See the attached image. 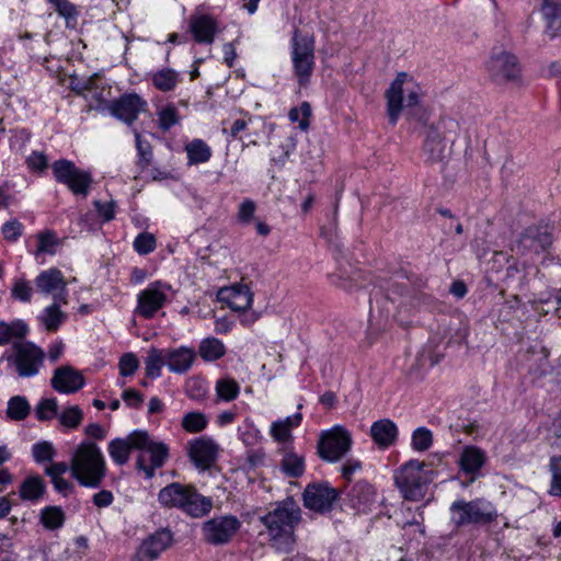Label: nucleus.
Returning a JSON list of instances; mask_svg holds the SVG:
<instances>
[{"label":"nucleus","instance_id":"13","mask_svg":"<svg viewBox=\"0 0 561 561\" xmlns=\"http://www.w3.org/2000/svg\"><path fill=\"white\" fill-rule=\"evenodd\" d=\"M351 446V433L343 426L337 425L321 434L318 453L323 460L336 462L348 453Z\"/></svg>","mask_w":561,"mask_h":561},{"label":"nucleus","instance_id":"7","mask_svg":"<svg viewBox=\"0 0 561 561\" xmlns=\"http://www.w3.org/2000/svg\"><path fill=\"white\" fill-rule=\"evenodd\" d=\"M44 358V351L30 341L13 342L11 351H5L1 356V360L13 366L22 378L37 375Z\"/></svg>","mask_w":561,"mask_h":561},{"label":"nucleus","instance_id":"64","mask_svg":"<svg viewBox=\"0 0 561 561\" xmlns=\"http://www.w3.org/2000/svg\"><path fill=\"white\" fill-rule=\"evenodd\" d=\"M122 398L129 407L134 408L139 407L144 401L141 393L135 389L125 390Z\"/></svg>","mask_w":561,"mask_h":561},{"label":"nucleus","instance_id":"12","mask_svg":"<svg viewBox=\"0 0 561 561\" xmlns=\"http://www.w3.org/2000/svg\"><path fill=\"white\" fill-rule=\"evenodd\" d=\"M293 64L300 84H305L314 67V42L312 36L300 35L296 30L293 37Z\"/></svg>","mask_w":561,"mask_h":561},{"label":"nucleus","instance_id":"46","mask_svg":"<svg viewBox=\"0 0 561 561\" xmlns=\"http://www.w3.org/2000/svg\"><path fill=\"white\" fill-rule=\"evenodd\" d=\"M332 284L344 289L352 290L358 285V272L348 273L345 270H340L337 273L330 275Z\"/></svg>","mask_w":561,"mask_h":561},{"label":"nucleus","instance_id":"5","mask_svg":"<svg viewBox=\"0 0 561 561\" xmlns=\"http://www.w3.org/2000/svg\"><path fill=\"white\" fill-rule=\"evenodd\" d=\"M299 519L300 510L294 502H284L261 517L273 546L282 551H289L294 545V528Z\"/></svg>","mask_w":561,"mask_h":561},{"label":"nucleus","instance_id":"26","mask_svg":"<svg viewBox=\"0 0 561 561\" xmlns=\"http://www.w3.org/2000/svg\"><path fill=\"white\" fill-rule=\"evenodd\" d=\"M218 297L234 311H245L251 306L253 299L249 287L241 284L220 289Z\"/></svg>","mask_w":561,"mask_h":561},{"label":"nucleus","instance_id":"59","mask_svg":"<svg viewBox=\"0 0 561 561\" xmlns=\"http://www.w3.org/2000/svg\"><path fill=\"white\" fill-rule=\"evenodd\" d=\"M255 203L251 199H245L241 203L238 211V218L241 222L248 224L255 211Z\"/></svg>","mask_w":561,"mask_h":561},{"label":"nucleus","instance_id":"24","mask_svg":"<svg viewBox=\"0 0 561 561\" xmlns=\"http://www.w3.org/2000/svg\"><path fill=\"white\" fill-rule=\"evenodd\" d=\"M50 382L58 392L73 393L84 386V378L79 370L66 365L55 369Z\"/></svg>","mask_w":561,"mask_h":561},{"label":"nucleus","instance_id":"22","mask_svg":"<svg viewBox=\"0 0 561 561\" xmlns=\"http://www.w3.org/2000/svg\"><path fill=\"white\" fill-rule=\"evenodd\" d=\"M219 447L207 436L195 438L188 443V456L194 465L206 470L216 461Z\"/></svg>","mask_w":561,"mask_h":561},{"label":"nucleus","instance_id":"32","mask_svg":"<svg viewBox=\"0 0 561 561\" xmlns=\"http://www.w3.org/2000/svg\"><path fill=\"white\" fill-rule=\"evenodd\" d=\"M60 305L62 304L54 300V302L47 306L38 317L39 322L49 332L57 331L67 319V313L60 309Z\"/></svg>","mask_w":561,"mask_h":561},{"label":"nucleus","instance_id":"39","mask_svg":"<svg viewBox=\"0 0 561 561\" xmlns=\"http://www.w3.org/2000/svg\"><path fill=\"white\" fill-rule=\"evenodd\" d=\"M280 468L288 477L298 478L305 471L304 458L294 453H286L280 461Z\"/></svg>","mask_w":561,"mask_h":561},{"label":"nucleus","instance_id":"60","mask_svg":"<svg viewBox=\"0 0 561 561\" xmlns=\"http://www.w3.org/2000/svg\"><path fill=\"white\" fill-rule=\"evenodd\" d=\"M92 501L96 507L103 508L110 506L113 503L114 495L108 490H102L93 495Z\"/></svg>","mask_w":561,"mask_h":561},{"label":"nucleus","instance_id":"8","mask_svg":"<svg viewBox=\"0 0 561 561\" xmlns=\"http://www.w3.org/2000/svg\"><path fill=\"white\" fill-rule=\"evenodd\" d=\"M450 520L457 528L470 524H489L496 519L493 505L482 499L472 501L458 500L450 505Z\"/></svg>","mask_w":561,"mask_h":561},{"label":"nucleus","instance_id":"2","mask_svg":"<svg viewBox=\"0 0 561 561\" xmlns=\"http://www.w3.org/2000/svg\"><path fill=\"white\" fill-rule=\"evenodd\" d=\"M459 131V124L450 117H440L423 131L422 157L426 164H445L451 156V146Z\"/></svg>","mask_w":561,"mask_h":561},{"label":"nucleus","instance_id":"4","mask_svg":"<svg viewBox=\"0 0 561 561\" xmlns=\"http://www.w3.org/2000/svg\"><path fill=\"white\" fill-rule=\"evenodd\" d=\"M431 295L420 290H408L405 284L394 283L386 293L381 289L374 291L370 297V316L377 311L380 318H387L391 311V306L398 305L407 311L421 310L432 304Z\"/></svg>","mask_w":561,"mask_h":561},{"label":"nucleus","instance_id":"10","mask_svg":"<svg viewBox=\"0 0 561 561\" xmlns=\"http://www.w3.org/2000/svg\"><path fill=\"white\" fill-rule=\"evenodd\" d=\"M57 182L66 185L75 195L85 197L93 182L90 172L76 167L72 161L60 159L51 165Z\"/></svg>","mask_w":561,"mask_h":561},{"label":"nucleus","instance_id":"44","mask_svg":"<svg viewBox=\"0 0 561 561\" xmlns=\"http://www.w3.org/2000/svg\"><path fill=\"white\" fill-rule=\"evenodd\" d=\"M61 426L66 428H77L83 420V411L78 405H71L58 414Z\"/></svg>","mask_w":561,"mask_h":561},{"label":"nucleus","instance_id":"41","mask_svg":"<svg viewBox=\"0 0 561 561\" xmlns=\"http://www.w3.org/2000/svg\"><path fill=\"white\" fill-rule=\"evenodd\" d=\"M240 391L239 383L231 378L219 379L216 382V393L220 400L232 401Z\"/></svg>","mask_w":561,"mask_h":561},{"label":"nucleus","instance_id":"21","mask_svg":"<svg viewBox=\"0 0 561 561\" xmlns=\"http://www.w3.org/2000/svg\"><path fill=\"white\" fill-rule=\"evenodd\" d=\"M147 432L135 431L126 438H115L108 444V454L117 465H125L129 460L131 449H139L147 443Z\"/></svg>","mask_w":561,"mask_h":561},{"label":"nucleus","instance_id":"29","mask_svg":"<svg viewBox=\"0 0 561 561\" xmlns=\"http://www.w3.org/2000/svg\"><path fill=\"white\" fill-rule=\"evenodd\" d=\"M541 13L546 21L547 33L551 37L561 34V0H542Z\"/></svg>","mask_w":561,"mask_h":561},{"label":"nucleus","instance_id":"43","mask_svg":"<svg viewBox=\"0 0 561 561\" xmlns=\"http://www.w3.org/2000/svg\"><path fill=\"white\" fill-rule=\"evenodd\" d=\"M153 85L163 92L171 91L178 83V73L172 69H162L154 73Z\"/></svg>","mask_w":561,"mask_h":561},{"label":"nucleus","instance_id":"36","mask_svg":"<svg viewBox=\"0 0 561 561\" xmlns=\"http://www.w3.org/2000/svg\"><path fill=\"white\" fill-rule=\"evenodd\" d=\"M31 413V404L23 396H13L8 401L7 417L11 421H23Z\"/></svg>","mask_w":561,"mask_h":561},{"label":"nucleus","instance_id":"19","mask_svg":"<svg viewBox=\"0 0 561 561\" xmlns=\"http://www.w3.org/2000/svg\"><path fill=\"white\" fill-rule=\"evenodd\" d=\"M552 243V237L547 227H528L516 241L513 250L524 254L526 252L539 253Z\"/></svg>","mask_w":561,"mask_h":561},{"label":"nucleus","instance_id":"14","mask_svg":"<svg viewBox=\"0 0 561 561\" xmlns=\"http://www.w3.org/2000/svg\"><path fill=\"white\" fill-rule=\"evenodd\" d=\"M241 527L240 520L232 515L218 516L203 524L202 533L206 542L214 546L228 543Z\"/></svg>","mask_w":561,"mask_h":561},{"label":"nucleus","instance_id":"50","mask_svg":"<svg viewBox=\"0 0 561 561\" xmlns=\"http://www.w3.org/2000/svg\"><path fill=\"white\" fill-rule=\"evenodd\" d=\"M433 444V435L426 427H419L412 434V447L419 451L427 450Z\"/></svg>","mask_w":561,"mask_h":561},{"label":"nucleus","instance_id":"30","mask_svg":"<svg viewBox=\"0 0 561 561\" xmlns=\"http://www.w3.org/2000/svg\"><path fill=\"white\" fill-rule=\"evenodd\" d=\"M190 30L198 43H211L216 32V23L208 15L192 16Z\"/></svg>","mask_w":561,"mask_h":561},{"label":"nucleus","instance_id":"18","mask_svg":"<svg viewBox=\"0 0 561 561\" xmlns=\"http://www.w3.org/2000/svg\"><path fill=\"white\" fill-rule=\"evenodd\" d=\"M377 502V493L370 483L358 481L346 494L345 505L355 513L366 514L371 512Z\"/></svg>","mask_w":561,"mask_h":561},{"label":"nucleus","instance_id":"53","mask_svg":"<svg viewBox=\"0 0 561 561\" xmlns=\"http://www.w3.org/2000/svg\"><path fill=\"white\" fill-rule=\"evenodd\" d=\"M37 251L36 253H54V248L58 241L53 231L46 230L37 234Z\"/></svg>","mask_w":561,"mask_h":561},{"label":"nucleus","instance_id":"48","mask_svg":"<svg viewBox=\"0 0 561 561\" xmlns=\"http://www.w3.org/2000/svg\"><path fill=\"white\" fill-rule=\"evenodd\" d=\"M552 476L549 493L554 496L561 495V456H553L549 463Z\"/></svg>","mask_w":561,"mask_h":561},{"label":"nucleus","instance_id":"45","mask_svg":"<svg viewBox=\"0 0 561 561\" xmlns=\"http://www.w3.org/2000/svg\"><path fill=\"white\" fill-rule=\"evenodd\" d=\"M41 519L46 528L56 529L64 524L65 515L60 507L49 506L42 511Z\"/></svg>","mask_w":561,"mask_h":561},{"label":"nucleus","instance_id":"34","mask_svg":"<svg viewBox=\"0 0 561 561\" xmlns=\"http://www.w3.org/2000/svg\"><path fill=\"white\" fill-rule=\"evenodd\" d=\"M167 365L165 352L157 347H150L145 358V373L149 378H158L162 367Z\"/></svg>","mask_w":561,"mask_h":561},{"label":"nucleus","instance_id":"42","mask_svg":"<svg viewBox=\"0 0 561 561\" xmlns=\"http://www.w3.org/2000/svg\"><path fill=\"white\" fill-rule=\"evenodd\" d=\"M208 420L202 412H188L181 422L184 431L188 433H198L206 428Z\"/></svg>","mask_w":561,"mask_h":561},{"label":"nucleus","instance_id":"1","mask_svg":"<svg viewBox=\"0 0 561 561\" xmlns=\"http://www.w3.org/2000/svg\"><path fill=\"white\" fill-rule=\"evenodd\" d=\"M421 95V88L414 79L407 72H399L385 92L389 123L396 125L403 112L408 117L423 122L425 113L419 115Z\"/></svg>","mask_w":561,"mask_h":561},{"label":"nucleus","instance_id":"40","mask_svg":"<svg viewBox=\"0 0 561 561\" xmlns=\"http://www.w3.org/2000/svg\"><path fill=\"white\" fill-rule=\"evenodd\" d=\"M58 402L55 398L42 399L35 407L36 419L41 422L50 421L58 417Z\"/></svg>","mask_w":561,"mask_h":561},{"label":"nucleus","instance_id":"58","mask_svg":"<svg viewBox=\"0 0 561 561\" xmlns=\"http://www.w3.org/2000/svg\"><path fill=\"white\" fill-rule=\"evenodd\" d=\"M271 435L278 443L287 442L291 438V430L276 421L271 425Z\"/></svg>","mask_w":561,"mask_h":561},{"label":"nucleus","instance_id":"37","mask_svg":"<svg viewBox=\"0 0 561 561\" xmlns=\"http://www.w3.org/2000/svg\"><path fill=\"white\" fill-rule=\"evenodd\" d=\"M185 150L190 164L205 163L211 157V150L209 146L201 139H194L187 144Z\"/></svg>","mask_w":561,"mask_h":561},{"label":"nucleus","instance_id":"51","mask_svg":"<svg viewBox=\"0 0 561 561\" xmlns=\"http://www.w3.org/2000/svg\"><path fill=\"white\" fill-rule=\"evenodd\" d=\"M33 457L37 462L51 461L55 457V448L49 442H41L33 446Z\"/></svg>","mask_w":561,"mask_h":561},{"label":"nucleus","instance_id":"6","mask_svg":"<svg viewBox=\"0 0 561 561\" xmlns=\"http://www.w3.org/2000/svg\"><path fill=\"white\" fill-rule=\"evenodd\" d=\"M159 502L165 507H179L193 517H202L211 507L210 499L198 494L192 486L171 483L159 492Z\"/></svg>","mask_w":561,"mask_h":561},{"label":"nucleus","instance_id":"25","mask_svg":"<svg viewBox=\"0 0 561 561\" xmlns=\"http://www.w3.org/2000/svg\"><path fill=\"white\" fill-rule=\"evenodd\" d=\"M160 282L151 284L138 294L137 311L145 318H151L165 302V294Z\"/></svg>","mask_w":561,"mask_h":561},{"label":"nucleus","instance_id":"62","mask_svg":"<svg viewBox=\"0 0 561 561\" xmlns=\"http://www.w3.org/2000/svg\"><path fill=\"white\" fill-rule=\"evenodd\" d=\"M68 470H70V465L66 462H55L45 468V473L50 477V479H54L62 477Z\"/></svg>","mask_w":561,"mask_h":561},{"label":"nucleus","instance_id":"9","mask_svg":"<svg viewBox=\"0 0 561 561\" xmlns=\"http://www.w3.org/2000/svg\"><path fill=\"white\" fill-rule=\"evenodd\" d=\"M422 461L410 460L396 473V484L405 500L420 501L425 496L428 479Z\"/></svg>","mask_w":561,"mask_h":561},{"label":"nucleus","instance_id":"20","mask_svg":"<svg viewBox=\"0 0 561 561\" xmlns=\"http://www.w3.org/2000/svg\"><path fill=\"white\" fill-rule=\"evenodd\" d=\"M110 111L119 121L131 125L139 113L147 111V102L136 93L125 94L112 102Z\"/></svg>","mask_w":561,"mask_h":561},{"label":"nucleus","instance_id":"23","mask_svg":"<svg viewBox=\"0 0 561 561\" xmlns=\"http://www.w3.org/2000/svg\"><path fill=\"white\" fill-rule=\"evenodd\" d=\"M147 443L139 449L146 450L150 457V465H147L146 456L140 455L137 459V468L142 470L147 478H151L154 474V469L160 468L165 462L169 449L165 444L160 442H153L147 433Z\"/></svg>","mask_w":561,"mask_h":561},{"label":"nucleus","instance_id":"31","mask_svg":"<svg viewBox=\"0 0 561 561\" xmlns=\"http://www.w3.org/2000/svg\"><path fill=\"white\" fill-rule=\"evenodd\" d=\"M27 333L28 327L22 320H15L10 323L0 322V345L22 342V339H24Z\"/></svg>","mask_w":561,"mask_h":561},{"label":"nucleus","instance_id":"61","mask_svg":"<svg viewBox=\"0 0 561 561\" xmlns=\"http://www.w3.org/2000/svg\"><path fill=\"white\" fill-rule=\"evenodd\" d=\"M27 164L33 170L43 171L47 168V158L42 152H33L27 158Z\"/></svg>","mask_w":561,"mask_h":561},{"label":"nucleus","instance_id":"33","mask_svg":"<svg viewBox=\"0 0 561 561\" xmlns=\"http://www.w3.org/2000/svg\"><path fill=\"white\" fill-rule=\"evenodd\" d=\"M485 462L484 453L477 447H466L461 453L459 463L466 473H476Z\"/></svg>","mask_w":561,"mask_h":561},{"label":"nucleus","instance_id":"56","mask_svg":"<svg viewBox=\"0 0 561 561\" xmlns=\"http://www.w3.org/2000/svg\"><path fill=\"white\" fill-rule=\"evenodd\" d=\"M119 373L122 376H131L139 367V362L135 354L126 353L119 359Z\"/></svg>","mask_w":561,"mask_h":561},{"label":"nucleus","instance_id":"52","mask_svg":"<svg viewBox=\"0 0 561 561\" xmlns=\"http://www.w3.org/2000/svg\"><path fill=\"white\" fill-rule=\"evenodd\" d=\"M159 127L162 130H169L172 126L178 124L179 115L174 106H167L158 113Z\"/></svg>","mask_w":561,"mask_h":561},{"label":"nucleus","instance_id":"38","mask_svg":"<svg viewBox=\"0 0 561 561\" xmlns=\"http://www.w3.org/2000/svg\"><path fill=\"white\" fill-rule=\"evenodd\" d=\"M198 352L205 360H216L225 355V346L218 339L208 337L201 342Z\"/></svg>","mask_w":561,"mask_h":561},{"label":"nucleus","instance_id":"54","mask_svg":"<svg viewBox=\"0 0 561 561\" xmlns=\"http://www.w3.org/2000/svg\"><path fill=\"white\" fill-rule=\"evenodd\" d=\"M156 239L151 233H140L134 241V248L139 254H148L154 250Z\"/></svg>","mask_w":561,"mask_h":561},{"label":"nucleus","instance_id":"57","mask_svg":"<svg viewBox=\"0 0 561 561\" xmlns=\"http://www.w3.org/2000/svg\"><path fill=\"white\" fill-rule=\"evenodd\" d=\"M134 134H135L138 156L140 158V163H142L144 167H147L151 162V157H152L151 146L149 142L142 140L140 134L137 130H134Z\"/></svg>","mask_w":561,"mask_h":561},{"label":"nucleus","instance_id":"16","mask_svg":"<svg viewBox=\"0 0 561 561\" xmlns=\"http://www.w3.org/2000/svg\"><path fill=\"white\" fill-rule=\"evenodd\" d=\"M339 494L329 483L307 485L304 492L305 506L318 513L330 512Z\"/></svg>","mask_w":561,"mask_h":561},{"label":"nucleus","instance_id":"55","mask_svg":"<svg viewBox=\"0 0 561 561\" xmlns=\"http://www.w3.org/2000/svg\"><path fill=\"white\" fill-rule=\"evenodd\" d=\"M1 232L5 240L16 241L23 233V225L18 219H12L3 224Z\"/></svg>","mask_w":561,"mask_h":561},{"label":"nucleus","instance_id":"47","mask_svg":"<svg viewBox=\"0 0 561 561\" xmlns=\"http://www.w3.org/2000/svg\"><path fill=\"white\" fill-rule=\"evenodd\" d=\"M33 287L30 282L19 278L13 283L11 288V296L13 299L21 302H30L33 297Z\"/></svg>","mask_w":561,"mask_h":561},{"label":"nucleus","instance_id":"15","mask_svg":"<svg viewBox=\"0 0 561 561\" xmlns=\"http://www.w3.org/2000/svg\"><path fill=\"white\" fill-rule=\"evenodd\" d=\"M173 535L168 529H160L142 540L131 557V561H154L171 547Z\"/></svg>","mask_w":561,"mask_h":561},{"label":"nucleus","instance_id":"28","mask_svg":"<svg viewBox=\"0 0 561 561\" xmlns=\"http://www.w3.org/2000/svg\"><path fill=\"white\" fill-rule=\"evenodd\" d=\"M370 435L380 448H387L394 444L398 436V427L392 421L382 419L373 423Z\"/></svg>","mask_w":561,"mask_h":561},{"label":"nucleus","instance_id":"11","mask_svg":"<svg viewBox=\"0 0 561 561\" xmlns=\"http://www.w3.org/2000/svg\"><path fill=\"white\" fill-rule=\"evenodd\" d=\"M488 71L491 79L499 84L519 83L522 80V66L517 57L507 50L492 53Z\"/></svg>","mask_w":561,"mask_h":561},{"label":"nucleus","instance_id":"27","mask_svg":"<svg viewBox=\"0 0 561 561\" xmlns=\"http://www.w3.org/2000/svg\"><path fill=\"white\" fill-rule=\"evenodd\" d=\"M167 366L175 374L186 373L193 365L196 353L193 348L180 346L178 348H164Z\"/></svg>","mask_w":561,"mask_h":561},{"label":"nucleus","instance_id":"63","mask_svg":"<svg viewBox=\"0 0 561 561\" xmlns=\"http://www.w3.org/2000/svg\"><path fill=\"white\" fill-rule=\"evenodd\" d=\"M94 205L96 207L99 215L103 217L104 220L110 221L114 218V202L102 204L101 202L95 201Z\"/></svg>","mask_w":561,"mask_h":561},{"label":"nucleus","instance_id":"35","mask_svg":"<svg viewBox=\"0 0 561 561\" xmlns=\"http://www.w3.org/2000/svg\"><path fill=\"white\" fill-rule=\"evenodd\" d=\"M45 492V484L42 478L31 476L26 478L19 490L20 497L24 501H37Z\"/></svg>","mask_w":561,"mask_h":561},{"label":"nucleus","instance_id":"17","mask_svg":"<svg viewBox=\"0 0 561 561\" xmlns=\"http://www.w3.org/2000/svg\"><path fill=\"white\" fill-rule=\"evenodd\" d=\"M35 285L39 293L53 295L54 300L68 304L67 282L58 268L51 267L41 272L35 278Z\"/></svg>","mask_w":561,"mask_h":561},{"label":"nucleus","instance_id":"49","mask_svg":"<svg viewBox=\"0 0 561 561\" xmlns=\"http://www.w3.org/2000/svg\"><path fill=\"white\" fill-rule=\"evenodd\" d=\"M311 115V106L308 102H304L299 107L289 111L288 117L291 122H299V128L307 130L309 128V117Z\"/></svg>","mask_w":561,"mask_h":561},{"label":"nucleus","instance_id":"3","mask_svg":"<svg viewBox=\"0 0 561 561\" xmlns=\"http://www.w3.org/2000/svg\"><path fill=\"white\" fill-rule=\"evenodd\" d=\"M70 472L78 483L96 489L106 476V462L100 447L93 442H83L75 450Z\"/></svg>","mask_w":561,"mask_h":561}]
</instances>
